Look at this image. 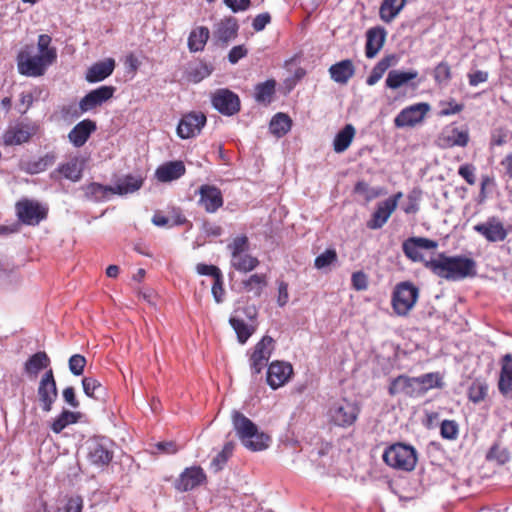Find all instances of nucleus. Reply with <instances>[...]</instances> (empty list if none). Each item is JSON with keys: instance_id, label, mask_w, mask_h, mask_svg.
I'll use <instances>...</instances> for the list:
<instances>
[{"instance_id": "obj_50", "label": "nucleus", "mask_w": 512, "mask_h": 512, "mask_svg": "<svg viewBox=\"0 0 512 512\" xmlns=\"http://www.w3.org/2000/svg\"><path fill=\"white\" fill-rule=\"evenodd\" d=\"M267 286V277L265 274H253L247 280L243 281L245 291L253 293L259 297L264 287Z\"/></svg>"}, {"instance_id": "obj_46", "label": "nucleus", "mask_w": 512, "mask_h": 512, "mask_svg": "<svg viewBox=\"0 0 512 512\" xmlns=\"http://www.w3.org/2000/svg\"><path fill=\"white\" fill-rule=\"evenodd\" d=\"M83 391L86 396L99 400L105 395L106 389L95 377H84L82 379Z\"/></svg>"}, {"instance_id": "obj_45", "label": "nucleus", "mask_w": 512, "mask_h": 512, "mask_svg": "<svg viewBox=\"0 0 512 512\" xmlns=\"http://www.w3.org/2000/svg\"><path fill=\"white\" fill-rule=\"evenodd\" d=\"M396 61L394 55H388L382 58L372 69L370 75L366 79L369 86L375 85L388 70V68Z\"/></svg>"}, {"instance_id": "obj_3", "label": "nucleus", "mask_w": 512, "mask_h": 512, "mask_svg": "<svg viewBox=\"0 0 512 512\" xmlns=\"http://www.w3.org/2000/svg\"><path fill=\"white\" fill-rule=\"evenodd\" d=\"M52 53L46 55L34 54L33 47L25 46L19 51L16 61L18 72L26 77H40L53 64Z\"/></svg>"}, {"instance_id": "obj_20", "label": "nucleus", "mask_w": 512, "mask_h": 512, "mask_svg": "<svg viewBox=\"0 0 512 512\" xmlns=\"http://www.w3.org/2000/svg\"><path fill=\"white\" fill-rule=\"evenodd\" d=\"M206 124V116L202 112H191L184 115L177 126V134L182 139L197 136Z\"/></svg>"}, {"instance_id": "obj_17", "label": "nucleus", "mask_w": 512, "mask_h": 512, "mask_svg": "<svg viewBox=\"0 0 512 512\" xmlns=\"http://www.w3.org/2000/svg\"><path fill=\"white\" fill-rule=\"evenodd\" d=\"M293 375V367L289 362L273 361L267 369V384L271 389L276 390L284 386Z\"/></svg>"}, {"instance_id": "obj_23", "label": "nucleus", "mask_w": 512, "mask_h": 512, "mask_svg": "<svg viewBox=\"0 0 512 512\" xmlns=\"http://www.w3.org/2000/svg\"><path fill=\"white\" fill-rule=\"evenodd\" d=\"M84 159L74 156L67 162L60 163L58 167L51 173V179L57 180L58 175L72 182H78L82 178L84 171Z\"/></svg>"}, {"instance_id": "obj_33", "label": "nucleus", "mask_w": 512, "mask_h": 512, "mask_svg": "<svg viewBox=\"0 0 512 512\" xmlns=\"http://www.w3.org/2000/svg\"><path fill=\"white\" fill-rule=\"evenodd\" d=\"M232 425L240 441L244 440L247 436H251L252 433H255L256 429H258L257 425L252 420L237 410L232 412Z\"/></svg>"}, {"instance_id": "obj_9", "label": "nucleus", "mask_w": 512, "mask_h": 512, "mask_svg": "<svg viewBox=\"0 0 512 512\" xmlns=\"http://www.w3.org/2000/svg\"><path fill=\"white\" fill-rule=\"evenodd\" d=\"M418 288L410 282H402L396 286L392 297V305L396 314L406 315L415 305Z\"/></svg>"}, {"instance_id": "obj_54", "label": "nucleus", "mask_w": 512, "mask_h": 512, "mask_svg": "<svg viewBox=\"0 0 512 512\" xmlns=\"http://www.w3.org/2000/svg\"><path fill=\"white\" fill-rule=\"evenodd\" d=\"M427 454L433 465H441L445 459V451L437 442H430L427 446Z\"/></svg>"}, {"instance_id": "obj_31", "label": "nucleus", "mask_w": 512, "mask_h": 512, "mask_svg": "<svg viewBox=\"0 0 512 512\" xmlns=\"http://www.w3.org/2000/svg\"><path fill=\"white\" fill-rule=\"evenodd\" d=\"M185 172L186 168L182 161H170L159 166L155 175L161 182H170L179 179Z\"/></svg>"}, {"instance_id": "obj_6", "label": "nucleus", "mask_w": 512, "mask_h": 512, "mask_svg": "<svg viewBox=\"0 0 512 512\" xmlns=\"http://www.w3.org/2000/svg\"><path fill=\"white\" fill-rule=\"evenodd\" d=\"M113 443L106 437H94L86 442L87 459L96 467H105L113 459Z\"/></svg>"}, {"instance_id": "obj_4", "label": "nucleus", "mask_w": 512, "mask_h": 512, "mask_svg": "<svg viewBox=\"0 0 512 512\" xmlns=\"http://www.w3.org/2000/svg\"><path fill=\"white\" fill-rule=\"evenodd\" d=\"M383 461L393 469L412 471L417 463V452L411 445L395 443L384 450Z\"/></svg>"}, {"instance_id": "obj_29", "label": "nucleus", "mask_w": 512, "mask_h": 512, "mask_svg": "<svg viewBox=\"0 0 512 512\" xmlns=\"http://www.w3.org/2000/svg\"><path fill=\"white\" fill-rule=\"evenodd\" d=\"M386 38V31L382 27L370 28L366 33L365 55L374 58L382 49Z\"/></svg>"}, {"instance_id": "obj_47", "label": "nucleus", "mask_w": 512, "mask_h": 512, "mask_svg": "<svg viewBox=\"0 0 512 512\" xmlns=\"http://www.w3.org/2000/svg\"><path fill=\"white\" fill-rule=\"evenodd\" d=\"M79 416V413L63 410L52 422V431L56 434L62 432L68 425L76 423Z\"/></svg>"}, {"instance_id": "obj_1", "label": "nucleus", "mask_w": 512, "mask_h": 512, "mask_svg": "<svg viewBox=\"0 0 512 512\" xmlns=\"http://www.w3.org/2000/svg\"><path fill=\"white\" fill-rule=\"evenodd\" d=\"M438 243L424 237H409L402 244L404 255L413 262H421L434 274L448 279V256L436 253Z\"/></svg>"}, {"instance_id": "obj_7", "label": "nucleus", "mask_w": 512, "mask_h": 512, "mask_svg": "<svg viewBox=\"0 0 512 512\" xmlns=\"http://www.w3.org/2000/svg\"><path fill=\"white\" fill-rule=\"evenodd\" d=\"M40 130L37 122L23 120L10 125L2 136L5 146H17L30 141Z\"/></svg>"}, {"instance_id": "obj_28", "label": "nucleus", "mask_w": 512, "mask_h": 512, "mask_svg": "<svg viewBox=\"0 0 512 512\" xmlns=\"http://www.w3.org/2000/svg\"><path fill=\"white\" fill-rule=\"evenodd\" d=\"M115 65L116 63L113 58H106L94 63L86 71V81L89 83H97L105 80L113 73Z\"/></svg>"}, {"instance_id": "obj_58", "label": "nucleus", "mask_w": 512, "mask_h": 512, "mask_svg": "<svg viewBox=\"0 0 512 512\" xmlns=\"http://www.w3.org/2000/svg\"><path fill=\"white\" fill-rule=\"evenodd\" d=\"M420 199V192L413 190L407 196V204L403 206V211L406 214H414L419 210L418 201Z\"/></svg>"}, {"instance_id": "obj_44", "label": "nucleus", "mask_w": 512, "mask_h": 512, "mask_svg": "<svg viewBox=\"0 0 512 512\" xmlns=\"http://www.w3.org/2000/svg\"><path fill=\"white\" fill-rule=\"evenodd\" d=\"M276 81L268 79L255 86L254 98L258 103L269 104L275 94Z\"/></svg>"}, {"instance_id": "obj_64", "label": "nucleus", "mask_w": 512, "mask_h": 512, "mask_svg": "<svg viewBox=\"0 0 512 512\" xmlns=\"http://www.w3.org/2000/svg\"><path fill=\"white\" fill-rule=\"evenodd\" d=\"M248 50L244 45L234 46L228 54V60L231 64H236L240 59L244 58Z\"/></svg>"}, {"instance_id": "obj_56", "label": "nucleus", "mask_w": 512, "mask_h": 512, "mask_svg": "<svg viewBox=\"0 0 512 512\" xmlns=\"http://www.w3.org/2000/svg\"><path fill=\"white\" fill-rule=\"evenodd\" d=\"M233 443H227L223 447L222 451L219 452L211 462V465L215 467V470H221L223 466L228 461V458L232 455L233 452Z\"/></svg>"}, {"instance_id": "obj_21", "label": "nucleus", "mask_w": 512, "mask_h": 512, "mask_svg": "<svg viewBox=\"0 0 512 512\" xmlns=\"http://www.w3.org/2000/svg\"><path fill=\"white\" fill-rule=\"evenodd\" d=\"M419 73L415 69H410L408 71L402 70H390L387 74L385 85L387 88L392 90H397L403 86L410 87L412 89H417L420 81L417 80Z\"/></svg>"}, {"instance_id": "obj_63", "label": "nucleus", "mask_w": 512, "mask_h": 512, "mask_svg": "<svg viewBox=\"0 0 512 512\" xmlns=\"http://www.w3.org/2000/svg\"><path fill=\"white\" fill-rule=\"evenodd\" d=\"M271 22V16L268 12L258 14L252 22V27L256 32H260Z\"/></svg>"}, {"instance_id": "obj_39", "label": "nucleus", "mask_w": 512, "mask_h": 512, "mask_svg": "<svg viewBox=\"0 0 512 512\" xmlns=\"http://www.w3.org/2000/svg\"><path fill=\"white\" fill-rule=\"evenodd\" d=\"M271 438L266 433L256 429L255 433L251 436H247L244 440H241L242 445L253 452L263 451L269 447Z\"/></svg>"}, {"instance_id": "obj_52", "label": "nucleus", "mask_w": 512, "mask_h": 512, "mask_svg": "<svg viewBox=\"0 0 512 512\" xmlns=\"http://www.w3.org/2000/svg\"><path fill=\"white\" fill-rule=\"evenodd\" d=\"M354 192L362 194L366 201H371L382 194V189L370 187L365 181H358L355 184Z\"/></svg>"}, {"instance_id": "obj_32", "label": "nucleus", "mask_w": 512, "mask_h": 512, "mask_svg": "<svg viewBox=\"0 0 512 512\" xmlns=\"http://www.w3.org/2000/svg\"><path fill=\"white\" fill-rule=\"evenodd\" d=\"M84 197L86 200L99 203L104 202L114 194L113 187L110 185H103L97 182H91L82 187Z\"/></svg>"}, {"instance_id": "obj_60", "label": "nucleus", "mask_w": 512, "mask_h": 512, "mask_svg": "<svg viewBox=\"0 0 512 512\" xmlns=\"http://www.w3.org/2000/svg\"><path fill=\"white\" fill-rule=\"evenodd\" d=\"M224 4L234 13L243 12L250 8L251 0H224Z\"/></svg>"}, {"instance_id": "obj_12", "label": "nucleus", "mask_w": 512, "mask_h": 512, "mask_svg": "<svg viewBox=\"0 0 512 512\" xmlns=\"http://www.w3.org/2000/svg\"><path fill=\"white\" fill-rule=\"evenodd\" d=\"M37 395L41 409L44 412H50L58 397L57 385L51 368L46 370L42 376L37 389Z\"/></svg>"}, {"instance_id": "obj_48", "label": "nucleus", "mask_w": 512, "mask_h": 512, "mask_svg": "<svg viewBox=\"0 0 512 512\" xmlns=\"http://www.w3.org/2000/svg\"><path fill=\"white\" fill-rule=\"evenodd\" d=\"M510 452L507 448L500 445L499 441H496L486 453V460L489 462H495L498 465H504L510 460Z\"/></svg>"}, {"instance_id": "obj_35", "label": "nucleus", "mask_w": 512, "mask_h": 512, "mask_svg": "<svg viewBox=\"0 0 512 512\" xmlns=\"http://www.w3.org/2000/svg\"><path fill=\"white\" fill-rule=\"evenodd\" d=\"M489 385L485 379L475 378L467 388V398L475 405L484 402L488 396Z\"/></svg>"}, {"instance_id": "obj_5", "label": "nucleus", "mask_w": 512, "mask_h": 512, "mask_svg": "<svg viewBox=\"0 0 512 512\" xmlns=\"http://www.w3.org/2000/svg\"><path fill=\"white\" fill-rule=\"evenodd\" d=\"M231 254V266L243 273L254 270L259 265V260L248 253L249 239L246 235L236 236L228 245Z\"/></svg>"}, {"instance_id": "obj_13", "label": "nucleus", "mask_w": 512, "mask_h": 512, "mask_svg": "<svg viewBox=\"0 0 512 512\" xmlns=\"http://www.w3.org/2000/svg\"><path fill=\"white\" fill-rule=\"evenodd\" d=\"M402 196V192H397L386 200L379 202L371 216V219L367 222V227L372 230L382 228L397 208L398 201Z\"/></svg>"}, {"instance_id": "obj_18", "label": "nucleus", "mask_w": 512, "mask_h": 512, "mask_svg": "<svg viewBox=\"0 0 512 512\" xmlns=\"http://www.w3.org/2000/svg\"><path fill=\"white\" fill-rule=\"evenodd\" d=\"M116 88L114 86L103 85L88 92L79 102L81 112H89L103 105L110 100Z\"/></svg>"}, {"instance_id": "obj_36", "label": "nucleus", "mask_w": 512, "mask_h": 512, "mask_svg": "<svg viewBox=\"0 0 512 512\" xmlns=\"http://www.w3.org/2000/svg\"><path fill=\"white\" fill-rule=\"evenodd\" d=\"M50 358L44 351H39L30 356L24 364V371L29 376L36 377L41 370L50 366Z\"/></svg>"}, {"instance_id": "obj_25", "label": "nucleus", "mask_w": 512, "mask_h": 512, "mask_svg": "<svg viewBox=\"0 0 512 512\" xmlns=\"http://www.w3.org/2000/svg\"><path fill=\"white\" fill-rule=\"evenodd\" d=\"M96 129L97 125L95 121L91 119H84L71 129L68 133V139L74 147L80 148L85 145L91 134L94 133Z\"/></svg>"}, {"instance_id": "obj_24", "label": "nucleus", "mask_w": 512, "mask_h": 512, "mask_svg": "<svg viewBox=\"0 0 512 512\" xmlns=\"http://www.w3.org/2000/svg\"><path fill=\"white\" fill-rule=\"evenodd\" d=\"M474 230L489 242H500L507 237L503 224L496 217H491L486 222L475 225Z\"/></svg>"}, {"instance_id": "obj_14", "label": "nucleus", "mask_w": 512, "mask_h": 512, "mask_svg": "<svg viewBox=\"0 0 512 512\" xmlns=\"http://www.w3.org/2000/svg\"><path fill=\"white\" fill-rule=\"evenodd\" d=\"M16 214L22 223L37 225L46 217L47 211L38 202L23 199L16 203Z\"/></svg>"}, {"instance_id": "obj_22", "label": "nucleus", "mask_w": 512, "mask_h": 512, "mask_svg": "<svg viewBox=\"0 0 512 512\" xmlns=\"http://www.w3.org/2000/svg\"><path fill=\"white\" fill-rule=\"evenodd\" d=\"M198 194V204L203 207L207 213H215L223 206L224 200L222 192L214 185H201L198 190Z\"/></svg>"}, {"instance_id": "obj_53", "label": "nucleus", "mask_w": 512, "mask_h": 512, "mask_svg": "<svg viewBox=\"0 0 512 512\" xmlns=\"http://www.w3.org/2000/svg\"><path fill=\"white\" fill-rule=\"evenodd\" d=\"M337 253L333 248L325 250L323 253L315 258L314 266L317 269H324L333 263L337 262Z\"/></svg>"}, {"instance_id": "obj_37", "label": "nucleus", "mask_w": 512, "mask_h": 512, "mask_svg": "<svg viewBox=\"0 0 512 512\" xmlns=\"http://www.w3.org/2000/svg\"><path fill=\"white\" fill-rule=\"evenodd\" d=\"M213 71L212 65L199 61L193 64H190L186 71H185V77L189 82L193 83H199L203 79L210 76V74Z\"/></svg>"}, {"instance_id": "obj_16", "label": "nucleus", "mask_w": 512, "mask_h": 512, "mask_svg": "<svg viewBox=\"0 0 512 512\" xmlns=\"http://www.w3.org/2000/svg\"><path fill=\"white\" fill-rule=\"evenodd\" d=\"M430 106L427 103H417L402 109L394 119V125L397 128L413 127L422 122L429 111Z\"/></svg>"}, {"instance_id": "obj_38", "label": "nucleus", "mask_w": 512, "mask_h": 512, "mask_svg": "<svg viewBox=\"0 0 512 512\" xmlns=\"http://www.w3.org/2000/svg\"><path fill=\"white\" fill-rule=\"evenodd\" d=\"M210 31L205 26L193 29L188 37V48L191 52L203 51L209 39Z\"/></svg>"}, {"instance_id": "obj_42", "label": "nucleus", "mask_w": 512, "mask_h": 512, "mask_svg": "<svg viewBox=\"0 0 512 512\" xmlns=\"http://www.w3.org/2000/svg\"><path fill=\"white\" fill-rule=\"evenodd\" d=\"M355 135V128L351 124H347L335 136L333 141V149L336 153H342L348 149Z\"/></svg>"}, {"instance_id": "obj_11", "label": "nucleus", "mask_w": 512, "mask_h": 512, "mask_svg": "<svg viewBox=\"0 0 512 512\" xmlns=\"http://www.w3.org/2000/svg\"><path fill=\"white\" fill-rule=\"evenodd\" d=\"M212 106L222 115L233 116L241 109L239 96L227 88L217 89L211 97Z\"/></svg>"}, {"instance_id": "obj_62", "label": "nucleus", "mask_w": 512, "mask_h": 512, "mask_svg": "<svg viewBox=\"0 0 512 512\" xmlns=\"http://www.w3.org/2000/svg\"><path fill=\"white\" fill-rule=\"evenodd\" d=\"M83 499L81 496L70 497L63 509V512H82Z\"/></svg>"}, {"instance_id": "obj_59", "label": "nucleus", "mask_w": 512, "mask_h": 512, "mask_svg": "<svg viewBox=\"0 0 512 512\" xmlns=\"http://www.w3.org/2000/svg\"><path fill=\"white\" fill-rule=\"evenodd\" d=\"M196 271L200 275L211 276L214 280L222 275L221 270L217 266L204 263L197 264Z\"/></svg>"}, {"instance_id": "obj_49", "label": "nucleus", "mask_w": 512, "mask_h": 512, "mask_svg": "<svg viewBox=\"0 0 512 512\" xmlns=\"http://www.w3.org/2000/svg\"><path fill=\"white\" fill-rule=\"evenodd\" d=\"M56 161V155L53 152L46 153L44 156L37 160L27 163L26 171L29 174H38L45 171L48 167L52 166Z\"/></svg>"}, {"instance_id": "obj_43", "label": "nucleus", "mask_w": 512, "mask_h": 512, "mask_svg": "<svg viewBox=\"0 0 512 512\" xmlns=\"http://www.w3.org/2000/svg\"><path fill=\"white\" fill-rule=\"evenodd\" d=\"M406 0H383L380 6V18L386 22H391L403 9Z\"/></svg>"}, {"instance_id": "obj_41", "label": "nucleus", "mask_w": 512, "mask_h": 512, "mask_svg": "<svg viewBox=\"0 0 512 512\" xmlns=\"http://www.w3.org/2000/svg\"><path fill=\"white\" fill-rule=\"evenodd\" d=\"M229 323L235 331L237 340L240 344H245L256 330L255 326L247 324L243 319L236 315L230 317Z\"/></svg>"}, {"instance_id": "obj_2", "label": "nucleus", "mask_w": 512, "mask_h": 512, "mask_svg": "<svg viewBox=\"0 0 512 512\" xmlns=\"http://www.w3.org/2000/svg\"><path fill=\"white\" fill-rule=\"evenodd\" d=\"M442 385L439 373H426L418 377L399 375L390 380L388 393L390 396L402 395L409 398H418L427 391Z\"/></svg>"}, {"instance_id": "obj_51", "label": "nucleus", "mask_w": 512, "mask_h": 512, "mask_svg": "<svg viewBox=\"0 0 512 512\" xmlns=\"http://www.w3.org/2000/svg\"><path fill=\"white\" fill-rule=\"evenodd\" d=\"M440 425V434L444 439H448V420H440V413L437 411H430L426 413L425 426L428 429H434Z\"/></svg>"}, {"instance_id": "obj_61", "label": "nucleus", "mask_w": 512, "mask_h": 512, "mask_svg": "<svg viewBox=\"0 0 512 512\" xmlns=\"http://www.w3.org/2000/svg\"><path fill=\"white\" fill-rule=\"evenodd\" d=\"M469 140V134L467 130L453 129L450 135V142L452 145L466 146Z\"/></svg>"}, {"instance_id": "obj_10", "label": "nucleus", "mask_w": 512, "mask_h": 512, "mask_svg": "<svg viewBox=\"0 0 512 512\" xmlns=\"http://www.w3.org/2000/svg\"><path fill=\"white\" fill-rule=\"evenodd\" d=\"M275 348L274 339L265 335L258 341L249 357V365L252 374H259L267 366V363Z\"/></svg>"}, {"instance_id": "obj_57", "label": "nucleus", "mask_w": 512, "mask_h": 512, "mask_svg": "<svg viewBox=\"0 0 512 512\" xmlns=\"http://www.w3.org/2000/svg\"><path fill=\"white\" fill-rule=\"evenodd\" d=\"M69 370L75 376H80L84 372L86 366V359L80 354H74L69 358L68 361Z\"/></svg>"}, {"instance_id": "obj_15", "label": "nucleus", "mask_w": 512, "mask_h": 512, "mask_svg": "<svg viewBox=\"0 0 512 512\" xmlns=\"http://www.w3.org/2000/svg\"><path fill=\"white\" fill-rule=\"evenodd\" d=\"M207 476L200 466H191L185 468L174 483V487L179 492L191 491L206 482Z\"/></svg>"}, {"instance_id": "obj_55", "label": "nucleus", "mask_w": 512, "mask_h": 512, "mask_svg": "<svg viewBox=\"0 0 512 512\" xmlns=\"http://www.w3.org/2000/svg\"><path fill=\"white\" fill-rule=\"evenodd\" d=\"M52 42V38L47 34H41L38 36L37 47L40 55H46L52 53L53 63L57 59V51L56 48L50 47Z\"/></svg>"}, {"instance_id": "obj_19", "label": "nucleus", "mask_w": 512, "mask_h": 512, "mask_svg": "<svg viewBox=\"0 0 512 512\" xmlns=\"http://www.w3.org/2000/svg\"><path fill=\"white\" fill-rule=\"evenodd\" d=\"M239 24L235 17L228 16L220 20L214 28L213 40L216 45L226 47L238 36Z\"/></svg>"}, {"instance_id": "obj_30", "label": "nucleus", "mask_w": 512, "mask_h": 512, "mask_svg": "<svg viewBox=\"0 0 512 512\" xmlns=\"http://www.w3.org/2000/svg\"><path fill=\"white\" fill-rule=\"evenodd\" d=\"M330 78L340 85H345L355 74V67L350 59L339 61L329 67Z\"/></svg>"}, {"instance_id": "obj_40", "label": "nucleus", "mask_w": 512, "mask_h": 512, "mask_svg": "<svg viewBox=\"0 0 512 512\" xmlns=\"http://www.w3.org/2000/svg\"><path fill=\"white\" fill-rule=\"evenodd\" d=\"M291 126V118L287 114L279 112L272 117L269 129L274 136L281 138L291 130Z\"/></svg>"}, {"instance_id": "obj_26", "label": "nucleus", "mask_w": 512, "mask_h": 512, "mask_svg": "<svg viewBox=\"0 0 512 512\" xmlns=\"http://www.w3.org/2000/svg\"><path fill=\"white\" fill-rule=\"evenodd\" d=\"M500 364L498 390L505 399L512 400V354H505Z\"/></svg>"}, {"instance_id": "obj_34", "label": "nucleus", "mask_w": 512, "mask_h": 512, "mask_svg": "<svg viewBox=\"0 0 512 512\" xmlns=\"http://www.w3.org/2000/svg\"><path fill=\"white\" fill-rule=\"evenodd\" d=\"M143 182V177L128 174L119 178L112 187L114 194L123 196L138 191L142 187Z\"/></svg>"}, {"instance_id": "obj_8", "label": "nucleus", "mask_w": 512, "mask_h": 512, "mask_svg": "<svg viewBox=\"0 0 512 512\" xmlns=\"http://www.w3.org/2000/svg\"><path fill=\"white\" fill-rule=\"evenodd\" d=\"M359 413V406L355 402H351L345 398L334 402L328 410L330 421L334 425L343 428L353 425Z\"/></svg>"}, {"instance_id": "obj_27", "label": "nucleus", "mask_w": 512, "mask_h": 512, "mask_svg": "<svg viewBox=\"0 0 512 512\" xmlns=\"http://www.w3.org/2000/svg\"><path fill=\"white\" fill-rule=\"evenodd\" d=\"M476 275V263L467 257H450V280H461Z\"/></svg>"}]
</instances>
